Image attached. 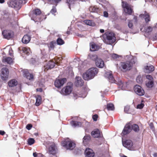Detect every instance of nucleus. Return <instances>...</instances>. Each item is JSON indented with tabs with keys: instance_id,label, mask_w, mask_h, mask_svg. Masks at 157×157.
I'll use <instances>...</instances> for the list:
<instances>
[{
	"instance_id": "1",
	"label": "nucleus",
	"mask_w": 157,
	"mask_h": 157,
	"mask_svg": "<svg viewBox=\"0 0 157 157\" xmlns=\"http://www.w3.org/2000/svg\"><path fill=\"white\" fill-rule=\"evenodd\" d=\"M104 42L107 44H111L116 41V38L115 34L112 32H107L102 35Z\"/></svg>"
},
{
	"instance_id": "2",
	"label": "nucleus",
	"mask_w": 157,
	"mask_h": 157,
	"mask_svg": "<svg viewBox=\"0 0 157 157\" xmlns=\"http://www.w3.org/2000/svg\"><path fill=\"white\" fill-rule=\"evenodd\" d=\"M98 72V69L96 67L89 69L83 75V78L85 80H88L93 78Z\"/></svg>"
},
{
	"instance_id": "3",
	"label": "nucleus",
	"mask_w": 157,
	"mask_h": 157,
	"mask_svg": "<svg viewBox=\"0 0 157 157\" xmlns=\"http://www.w3.org/2000/svg\"><path fill=\"white\" fill-rule=\"evenodd\" d=\"M62 145L67 149L72 150L75 146V144L68 139L62 142Z\"/></svg>"
},
{
	"instance_id": "4",
	"label": "nucleus",
	"mask_w": 157,
	"mask_h": 157,
	"mask_svg": "<svg viewBox=\"0 0 157 157\" xmlns=\"http://www.w3.org/2000/svg\"><path fill=\"white\" fill-rule=\"evenodd\" d=\"M132 65V62L128 61L125 62L121 63L120 64V68H122L124 71H126L131 69Z\"/></svg>"
},
{
	"instance_id": "5",
	"label": "nucleus",
	"mask_w": 157,
	"mask_h": 157,
	"mask_svg": "<svg viewBox=\"0 0 157 157\" xmlns=\"http://www.w3.org/2000/svg\"><path fill=\"white\" fill-rule=\"evenodd\" d=\"M124 146L130 150H134L135 149V146L132 142L130 140H127L124 142L122 141Z\"/></svg>"
},
{
	"instance_id": "6",
	"label": "nucleus",
	"mask_w": 157,
	"mask_h": 157,
	"mask_svg": "<svg viewBox=\"0 0 157 157\" xmlns=\"http://www.w3.org/2000/svg\"><path fill=\"white\" fill-rule=\"evenodd\" d=\"M122 5L123 7L124 8V10L126 13L130 15L133 12L131 6L128 4L126 2L123 1L122 2Z\"/></svg>"
},
{
	"instance_id": "7",
	"label": "nucleus",
	"mask_w": 157,
	"mask_h": 157,
	"mask_svg": "<svg viewBox=\"0 0 157 157\" xmlns=\"http://www.w3.org/2000/svg\"><path fill=\"white\" fill-rule=\"evenodd\" d=\"M9 71L8 69L6 67L2 68L1 70V77L2 79L3 80H7L8 77Z\"/></svg>"
},
{
	"instance_id": "8",
	"label": "nucleus",
	"mask_w": 157,
	"mask_h": 157,
	"mask_svg": "<svg viewBox=\"0 0 157 157\" xmlns=\"http://www.w3.org/2000/svg\"><path fill=\"white\" fill-rule=\"evenodd\" d=\"M72 90V87L71 86H67L63 87L61 92V93L64 95H68L69 94Z\"/></svg>"
},
{
	"instance_id": "9",
	"label": "nucleus",
	"mask_w": 157,
	"mask_h": 157,
	"mask_svg": "<svg viewBox=\"0 0 157 157\" xmlns=\"http://www.w3.org/2000/svg\"><path fill=\"white\" fill-rule=\"evenodd\" d=\"M2 34L4 37L7 39L12 38L14 35L13 32L10 30H5L2 32Z\"/></svg>"
},
{
	"instance_id": "10",
	"label": "nucleus",
	"mask_w": 157,
	"mask_h": 157,
	"mask_svg": "<svg viewBox=\"0 0 157 157\" xmlns=\"http://www.w3.org/2000/svg\"><path fill=\"white\" fill-rule=\"evenodd\" d=\"M135 92L138 95L142 96L144 94V91L141 87L139 85H136L134 87Z\"/></svg>"
},
{
	"instance_id": "11",
	"label": "nucleus",
	"mask_w": 157,
	"mask_h": 157,
	"mask_svg": "<svg viewBox=\"0 0 157 157\" xmlns=\"http://www.w3.org/2000/svg\"><path fill=\"white\" fill-rule=\"evenodd\" d=\"M66 81V79L65 78L57 79L55 82V85L57 88L60 87L63 85Z\"/></svg>"
},
{
	"instance_id": "12",
	"label": "nucleus",
	"mask_w": 157,
	"mask_h": 157,
	"mask_svg": "<svg viewBox=\"0 0 157 157\" xmlns=\"http://www.w3.org/2000/svg\"><path fill=\"white\" fill-rule=\"evenodd\" d=\"M21 2L22 1L21 0L20 2L16 0H12L9 2L8 3L10 6L12 8H19L20 6Z\"/></svg>"
},
{
	"instance_id": "13",
	"label": "nucleus",
	"mask_w": 157,
	"mask_h": 157,
	"mask_svg": "<svg viewBox=\"0 0 157 157\" xmlns=\"http://www.w3.org/2000/svg\"><path fill=\"white\" fill-rule=\"evenodd\" d=\"M48 148V151L50 154L54 155L57 152V148L54 144L50 143Z\"/></svg>"
},
{
	"instance_id": "14",
	"label": "nucleus",
	"mask_w": 157,
	"mask_h": 157,
	"mask_svg": "<svg viewBox=\"0 0 157 157\" xmlns=\"http://www.w3.org/2000/svg\"><path fill=\"white\" fill-rule=\"evenodd\" d=\"M55 63L54 62L49 61L46 65L44 66V71H46L49 69H51L54 67Z\"/></svg>"
},
{
	"instance_id": "15",
	"label": "nucleus",
	"mask_w": 157,
	"mask_h": 157,
	"mask_svg": "<svg viewBox=\"0 0 157 157\" xmlns=\"http://www.w3.org/2000/svg\"><path fill=\"white\" fill-rule=\"evenodd\" d=\"M104 76L105 78H108L111 82L113 83L114 82V79L111 71L106 72L105 73Z\"/></svg>"
},
{
	"instance_id": "16",
	"label": "nucleus",
	"mask_w": 157,
	"mask_h": 157,
	"mask_svg": "<svg viewBox=\"0 0 157 157\" xmlns=\"http://www.w3.org/2000/svg\"><path fill=\"white\" fill-rule=\"evenodd\" d=\"M34 12V13H33V14H32L31 13H30L29 16L32 20L35 21L36 20L35 19L36 16L40 15L41 13V11L39 9H37L35 10Z\"/></svg>"
},
{
	"instance_id": "17",
	"label": "nucleus",
	"mask_w": 157,
	"mask_h": 157,
	"mask_svg": "<svg viewBox=\"0 0 157 157\" xmlns=\"http://www.w3.org/2000/svg\"><path fill=\"white\" fill-rule=\"evenodd\" d=\"M23 75L26 78L29 80L33 79V76L32 74H30L27 70H24L22 71Z\"/></svg>"
},
{
	"instance_id": "18",
	"label": "nucleus",
	"mask_w": 157,
	"mask_h": 157,
	"mask_svg": "<svg viewBox=\"0 0 157 157\" xmlns=\"http://www.w3.org/2000/svg\"><path fill=\"white\" fill-rule=\"evenodd\" d=\"M75 84L77 86H81L83 85V81L81 77L76 76Z\"/></svg>"
},
{
	"instance_id": "19",
	"label": "nucleus",
	"mask_w": 157,
	"mask_h": 157,
	"mask_svg": "<svg viewBox=\"0 0 157 157\" xmlns=\"http://www.w3.org/2000/svg\"><path fill=\"white\" fill-rule=\"evenodd\" d=\"M95 64L97 67L100 68H102L104 66V61L99 58L97 59L95 61Z\"/></svg>"
},
{
	"instance_id": "20",
	"label": "nucleus",
	"mask_w": 157,
	"mask_h": 157,
	"mask_svg": "<svg viewBox=\"0 0 157 157\" xmlns=\"http://www.w3.org/2000/svg\"><path fill=\"white\" fill-rule=\"evenodd\" d=\"M131 125L130 124H127L126 125L123 130L122 133L124 135H125L129 133L131 130Z\"/></svg>"
},
{
	"instance_id": "21",
	"label": "nucleus",
	"mask_w": 157,
	"mask_h": 157,
	"mask_svg": "<svg viewBox=\"0 0 157 157\" xmlns=\"http://www.w3.org/2000/svg\"><path fill=\"white\" fill-rule=\"evenodd\" d=\"M85 152L86 156L87 157H93L94 156V153L91 149L89 148L86 149Z\"/></svg>"
},
{
	"instance_id": "22",
	"label": "nucleus",
	"mask_w": 157,
	"mask_h": 157,
	"mask_svg": "<svg viewBox=\"0 0 157 157\" xmlns=\"http://www.w3.org/2000/svg\"><path fill=\"white\" fill-rule=\"evenodd\" d=\"M140 17L141 18L144 19L146 22H148L150 21V16L147 12H145L144 14L140 15Z\"/></svg>"
},
{
	"instance_id": "23",
	"label": "nucleus",
	"mask_w": 157,
	"mask_h": 157,
	"mask_svg": "<svg viewBox=\"0 0 157 157\" xmlns=\"http://www.w3.org/2000/svg\"><path fill=\"white\" fill-rule=\"evenodd\" d=\"M154 70V67L152 65H147L145 67V71L147 73H150Z\"/></svg>"
},
{
	"instance_id": "24",
	"label": "nucleus",
	"mask_w": 157,
	"mask_h": 157,
	"mask_svg": "<svg viewBox=\"0 0 157 157\" xmlns=\"http://www.w3.org/2000/svg\"><path fill=\"white\" fill-rule=\"evenodd\" d=\"M100 132L98 129L94 130L91 132L92 136L95 138H98L100 136Z\"/></svg>"
},
{
	"instance_id": "25",
	"label": "nucleus",
	"mask_w": 157,
	"mask_h": 157,
	"mask_svg": "<svg viewBox=\"0 0 157 157\" xmlns=\"http://www.w3.org/2000/svg\"><path fill=\"white\" fill-rule=\"evenodd\" d=\"M90 50L91 51H94L98 50L99 48V47L95 43H92L90 44Z\"/></svg>"
},
{
	"instance_id": "26",
	"label": "nucleus",
	"mask_w": 157,
	"mask_h": 157,
	"mask_svg": "<svg viewBox=\"0 0 157 157\" xmlns=\"http://www.w3.org/2000/svg\"><path fill=\"white\" fill-rule=\"evenodd\" d=\"M30 40V37L28 35H25L23 37L22 41L23 43L27 44Z\"/></svg>"
},
{
	"instance_id": "27",
	"label": "nucleus",
	"mask_w": 157,
	"mask_h": 157,
	"mask_svg": "<svg viewBox=\"0 0 157 157\" xmlns=\"http://www.w3.org/2000/svg\"><path fill=\"white\" fill-rule=\"evenodd\" d=\"M17 84V82L15 79H13L10 80L8 82V85L10 87H13Z\"/></svg>"
},
{
	"instance_id": "28",
	"label": "nucleus",
	"mask_w": 157,
	"mask_h": 157,
	"mask_svg": "<svg viewBox=\"0 0 157 157\" xmlns=\"http://www.w3.org/2000/svg\"><path fill=\"white\" fill-rule=\"evenodd\" d=\"M3 62H6L8 64H10L13 62L12 59L10 57H4L2 59Z\"/></svg>"
},
{
	"instance_id": "29",
	"label": "nucleus",
	"mask_w": 157,
	"mask_h": 157,
	"mask_svg": "<svg viewBox=\"0 0 157 157\" xmlns=\"http://www.w3.org/2000/svg\"><path fill=\"white\" fill-rule=\"evenodd\" d=\"M90 137L89 135H86L83 139V142L85 145L87 144L88 142L90 140Z\"/></svg>"
},
{
	"instance_id": "30",
	"label": "nucleus",
	"mask_w": 157,
	"mask_h": 157,
	"mask_svg": "<svg viewBox=\"0 0 157 157\" xmlns=\"http://www.w3.org/2000/svg\"><path fill=\"white\" fill-rule=\"evenodd\" d=\"M36 102L35 105L36 106H38L39 105L41 102V98L40 96L39 95H37L36 97Z\"/></svg>"
},
{
	"instance_id": "31",
	"label": "nucleus",
	"mask_w": 157,
	"mask_h": 157,
	"mask_svg": "<svg viewBox=\"0 0 157 157\" xmlns=\"http://www.w3.org/2000/svg\"><path fill=\"white\" fill-rule=\"evenodd\" d=\"M22 50L23 52L27 55H29L30 54L31 52L30 48L28 47H23Z\"/></svg>"
},
{
	"instance_id": "32",
	"label": "nucleus",
	"mask_w": 157,
	"mask_h": 157,
	"mask_svg": "<svg viewBox=\"0 0 157 157\" xmlns=\"http://www.w3.org/2000/svg\"><path fill=\"white\" fill-rule=\"evenodd\" d=\"M71 124L72 126L74 127L80 126L81 125L80 122H77V121H72L71 122Z\"/></svg>"
},
{
	"instance_id": "33",
	"label": "nucleus",
	"mask_w": 157,
	"mask_h": 157,
	"mask_svg": "<svg viewBox=\"0 0 157 157\" xmlns=\"http://www.w3.org/2000/svg\"><path fill=\"white\" fill-rule=\"evenodd\" d=\"M107 109L109 110H113L114 109L113 105L112 103H109L107 105Z\"/></svg>"
},
{
	"instance_id": "34",
	"label": "nucleus",
	"mask_w": 157,
	"mask_h": 157,
	"mask_svg": "<svg viewBox=\"0 0 157 157\" xmlns=\"http://www.w3.org/2000/svg\"><path fill=\"white\" fill-rule=\"evenodd\" d=\"M132 129L136 132H138L139 130V126L135 124L132 125Z\"/></svg>"
},
{
	"instance_id": "35",
	"label": "nucleus",
	"mask_w": 157,
	"mask_h": 157,
	"mask_svg": "<svg viewBox=\"0 0 157 157\" xmlns=\"http://www.w3.org/2000/svg\"><path fill=\"white\" fill-rule=\"evenodd\" d=\"M89 58L93 60H95V61H96L97 59L98 58L97 56L96 55L92 54L89 55Z\"/></svg>"
},
{
	"instance_id": "36",
	"label": "nucleus",
	"mask_w": 157,
	"mask_h": 157,
	"mask_svg": "<svg viewBox=\"0 0 157 157\" xmlns=\"http://www.w3.org/2000/svg\"><path fill=\"white\" fill-rule=\"evenodd\" d=\"M84 22L86 24L90 26H94V23L91 21L90 20H86L84 21Z\"/></svg>"
},
{
	"instance_id": "37",
	"label": "nucleus",
	"mask_w": 157,
	"mask_h": 157,
	"mask_svg": "<svg viewBox=\"0 0 157 157\" xmlns=\"http://www.w3.org/2000/svg\"><path fill=\"white\" fill-rule=\"evenodd\" d=\"M127 86V83H121L120 85V87L121 88L122 90H126V88Z\"/></svg>"
},
{
	"instance_id": "38",
	"label": "nucleus",
	"mask_w": 157,
	"mask_h": 157,
	"mask_svg": "<svg viewBox=\"0 0 157 157\" xmlns=\"http://www.w3.org/2000/svg\"><path fill=\"white\" fill-rule=\"evenodd\" d=\"M152 28L150 26H148L147 27H145L144 29V31L145 33H148L151 32Z\"/></svg>"
},
{
	"instance_id": "39",
	"label": "nucleus",
	"mask_w": 157,
	"mask_h": 157,
	"mask_svg": "<svg viewBox=\"0 0 157 157\" xmlns=\"http://www.w3.org/2000/svg\"><path fill=\"white\" fill-rule=\"evenodd\" d=\"M153 82L152 81H149L146 83L147 87L149 88L152 87L153 86Z\"/></svg>"
},
{
	"instance_id": "40",
	"label": "nucleus",
	"mask_w": 157,
	"mask_h": 157,
	"mask_svg": "<svg viewBox=\"0 0 157 157\" xmlns=\"http://www.w3.org/2000/svg\"><path fill=\"white\" fill-rule=\"evenodd\" d=\"M61 0H48L49 2L51 4H56L60 2Z\"/></svg>"
},
{
	"instance_id": "41",
	"label": "nucleus",
	"mask_w": 157,
	"mask_h": 157,
	"mask_svg": "<svg viewBox=\"0 0 157 157\" xmlns=\"http://www.w3.org/2000/svg\"><path fill=\"white\" fill-rule=\"evenodd\" d=\"M136 82L138 83H141L143 81L141 75H140L138 76L136 78Z\"/></svg>"
},
{
	"instance_id": "42",
	"label": "nucleus",
	"mask_w": 157,
	"mask_h": 157,
	"mask_svg": "<svg viewBox=\"0 0 157 157\" xmlns=\"http://www.w3.org/2000/svg\"><path fill=\"white\" fill-rule=\"evenodd\" d=\"M34 142L35 140L33 138H30L28 140V144L30 145L33 144L34 143Z\"/></svg>"
},
{
	"instance_id": "43",
	"label": "nucleus",
	"mask_w": 157,
	"mask_h": 157,
	"mask_svg": "<svg viewBox=\"0 0 157 157\" xmlns=\"http://www.w3.org/2000/svg\"><path fill=\"white\" fill-rule=\"evenodd\" d=\"M57 44L59 45H62L64 43L63 40L60 38H58L57 40Z\"/></svg>"
},
{
	"instance_id": "44",
	"label": "nucleus",
	"mask_w": 157,
	"mask_h": 157,
	"mask_svg": "<svg viewBox=\"0 0 157 157\" xmlns=\"http://www.w3.org/2000/svg\"><path fill=\"white\" fill-rule=\"evenodd\" d=\"M111 57L113 58L114 59H117L119 57H120L121 56H119V55L116 54H111Z\"/></svg>"
},
{
	"instance_id": "45",
	"label": "nucleus",
	"mask_w": 157,
	"mask_h": 157,
	"mask_svg": "<svg viewBox=\"0 0 157 157\" xmlns=\"http://www.w3.org/2000/svg\"><path fill=\"white\" fill-rule=\"evenodd\" d=\"M56 44L55 42L52 41L50 42L49 45V47L51 48H54L55 47V44Z\"/></svg>"
},
{
	"instance_id": "46",
	"label": "nucleus",
	"mask_w": 157,
	"mask_h": 157,
	"mask_svg": "<svg viewBox=\"0 0 157 157\" xmlns=\"http://www.w3.org/2000/svg\"><path fill=\"white\" fill-rule=\"evenodd\" d=\"M129 107L128 106H126L124 107V111L126 113H129Z\"/></svg>"
},
{
	"instance_id": "47",
	"label": "nucleus",
	"mask_w": 157,
	"mask_h": 157,
	"mask_svg": "<svg viewBox=\"0 0 157 157\" xmlns=\"http://www.w3.org/2000/svg\"><path fill=\"white\" fill-rule=\"evenodd\" d=\"M56 61V64L57 65L58 64V63L59 62L61 61L62 59L61 57H57L55 59Z\"/></svg>"
},
{
	"instance_id": "48",
	"label": "nucleus",
	"mask_w": 157,
	"mask_h": 157,
	"mask_svg": "<svg viewBox=\"0 0 157 157\" xmlns=\"http://www.w3.org/2000/svg\"><path fill=\"white\" fill-rule=\"evenodd\" d=\"M144 106V104L143 103H141L138 104L137 106V109H142Z\"/></svg>"
},
{
	"instance_id": "49",
	"label": "nucleus",
	"mask_w": 157,
	"mask_h": 157,
	"mask_svg": "<svg viewBox=\"0 0 157 157\" xmlns=\"http://www.w3.org/2000/svg\"><path fill=\"white\" fill-rule=\"evenodd\" d=\"M128 27L129 28H132V27L133 26V24H132V21H129L128 22Z\"/></svg>"
},
{
	"instance_id": "50",
	"label": "nucleus",
	"mask_w": 157,
	"mask_h": 157,
	"mask_svg": "<svg viewBox=\"0 0 157 157\" xmlns=\"http://www.w3.org/2000/svg\"><path fill=\"white\" fill-rule=\"evenodd\" d=\"M146 77L147 79L149 80V81H152V80L153 79V78L150 75H147Z\"/></svg>"
},
{
	"instance_id": "51",
	"label": "nucleus",
	"mask_w": 157,
	"mask_h": 157,
	"mask_svg": "<svg viewBox=\"0 0 157 157\" xmlns=\"http://www.w3.org/2000/svg\"><path fill=\"white\" fill-rule=\"evenodd\" d=\"M74 2L73 0H67V2L69 4V8H70L69 5L72 3Z\"/></svg>"
},
{
	"instance_id": "52",
	"label": "nucleus",
	"mask_w": 157,
	"mask_h": 157,
	"mask_svg": "<svg viewBox=\"0 0 157 157\" xmlns=\"http://www.w3.org/2000/svg\"><path fill=\"white\" fill-rule=\"evenodd\" d=\"M32 127V125L31 124H28L26 126V128L28 130H30Z\"/></svg>"
},
{
	"instance_id": "53",
	"label": "nucleus",
	"mask_w": 157,
	"mask_h": 157,
	"mask_svg": "<svg viewBox=\"0 0 157 157\" xmlns=\"http://www.w3.org/2000/svg\"><path fill=\"white\" fill-rule=\"evenodd\" d=\"M56 9L55 7H53V8L52 9L51 11V12L52 13L54 14L55 13H56Z\"/></svg>"
},
{
	"instance_id": "54",
	"label": "nucleus",
	"mask_w": 157,
	"mask_h": 157,
	"mask_svg": "<svg viewBox=\"0 0 157 157\" xmlns=\"http://www.w3.org/2000/svg\"><path fill=\"white\" fill-rule=\"evenodd\" d=\"M98 116L97 115H94L93 116L92 118L94 121H96L98 118Z\"/></svg>"
},
{
	"instance_id": "55",
	"label": "nucleus",
	"mask_w": 157,
	"mask_h": 157,
	"mask_svg": "<svg viewBox=\"0 0 157 157\" xmlns=\"http://www.w3.org/2000/svg\"><path fill=\"white\" fill-rule=\"evenodd\" d=\"M95 9L94 7H91L90 8V10L91 12H94L95 10Z\"/></svg>"
},
{
	"instance_id": "56",
	"label": "nucleus",
	"mask_w": 157,
	"mask_h": 157,
	"mask_svg": "<svg viewBox=\"0 0 157 157\" xmlns=\"http://www.w3.org/2000/svg\"><path fill=\"white\" fill-rule=\"evenodd\" d=\"M9 54L10 56H11L13 53V51L12 48H10L9 49Z\"/></svg>"
},
{
	"instance_id": "57",
	"label": "nucleus",
	"mask_w": 157,
	"mask_h": 157,
	"mask_svg": "<svg viewBox=\"0 0 157 157\" xmlns=\"http://www.w3.org/2000/svg\"><path fill=\"white\" fill-rule=\"evenodd\" d=\"M104 16L105 17H107L108 16V14L106 11L104 12Z\"/></svg>"
},
{
	"instance_id": "58",
	"label": "nucleus",
	"mask_w": 157,
	"mask_h": 157,
	"mask_svg": "<svg viewBox=\"0 0 157 157\" xmlns=\"http://www.w3.org/2000/svg\"><path fill=\"white\" fill-rule=\"evenodd\" d=\"M33 156L34 157H36L37 156V154L36 152H34L33 154Z\"/></svg>"
},
{
	"instance_id": "59",
	"label": "nucleus",
	"mask_w": 157,
	"mask_h": 157,
	"mask_svg": "<svg viewBox=\"0 0 157 157\" xmlns=\"http://www.w3.org/2000/svg\"><path fill=\"white\" fill-rule=\"evenodd\" d=\"M5 132L4 131H0V134L2 135H3L4 134Z\"/></svg>"
},
{
	"instance_id": "60",
	"label": "nucleus",
	"mask_w": 157,
	"mask_h": 157,
	"mask_svg": "<svg viewBox=\"0 0 157 157\" xmlns=\"http://www.w3.org/2000/svg\"><path fill=\"white\" fill-rule=\"evenodd\" d=\"M36 90L37 91L41 92L42 91V89L41 88L37 89Z\"/></svg>"
},
{
	"instance_id": "61",
	"label": "nucleus",
	"mask_w": 157,
	"mask_h": 157,
	"mask_svg": "<svg viewBox=\"0 0 157 157\" xmlns=\"http://www.w3.org/2000/svg\"><path fill=\"white\" fill-rule=\"evenodd\" d=\"M153 156L154 157H157V153H155L153 154Z\"/></svg>"
},
{
	"instance_id": "62",
	"label": "nucleus",
	"mask_w": 157,
	"mask_h": 157,
	"mask_svg": "<svg viewBox=\"0 0 157 157\" xmlns=\"http://www.w3.org/2000/svg\"><path fill=\"white\" fill-rule=\"evenodd\" d=\"M5 2L4 0H0V3H3Z\"/></svg>"
},
{
	"instance_id": "63",
	"label": "nucleus",
	"mask_w": 157,
	"mask_h": 157,
	"mask_svg": "<svg viewBox=\"0 0 157 157\" xmlns=\"http://www.w3.org/2000/svg\"><path fill=\"white\" fill-rule=\"evenodd\" d=\"M100 32L101 33H103L104 32V30L103 29H101L100 30Z\"/></svg>"
},
{
	"instance_id": "64",
	"label": "nucleus",
	"mask_w": 157,
	"mask_h": 157,
	"mask_svg": "<svg viewBox=\"0 0 157 157\" xmlns=\"http://www.w3.org/2000/svg\"><path fill=\"white\" fill-rule=\"evenodd\" d=\"M75 95H76V94H74V97L75 98V99H76L77 98H75Z\"/></svg>"
}]
</instances>
